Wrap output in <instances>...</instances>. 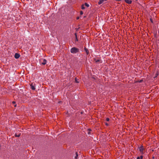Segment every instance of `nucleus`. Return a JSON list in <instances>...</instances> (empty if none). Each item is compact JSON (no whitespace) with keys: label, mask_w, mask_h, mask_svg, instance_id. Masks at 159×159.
Listing matches in <instances>:
<instances>
[{"label":"nucleus","mask_w":159,"mask_h":159,"mask_svg":"<svg viewBox=\"0 0 159 159\" xmlns=\"http://www.w3.org/2000/svg\"><path fill=\"white\" fill-rule=\"evenodd\" d=\"M79 51V49L75 47L72 48L70 49L71 52L73 54H75L78 52Z\"/></svg>","instance_id":"nucleus-1"},{"label":"nucleus","mask_w":159,"mask_h":159,"mask_svg":"<svg viewBox=\"0 0 159 159\" xmlns=\"http://www.w3.org/2000/svg\"><path fill=\"white\" fill-rule=\"evenodd\" d=\"M40 63L42 65H45L47 63V60L44 59H42L40 60Z\"/></svg>","instance_id":"nucleus-2"},{"label":"nucleus","mask_w":159,"mask_h":159,"mask_svg":"<svg viewBox=\"0 0 159 159\" xmlns=\"http://www.w3.org/2000/svg\"><path fill=\"white\" fill-rule=\"evenodd\" d=\"M31 89L33 90L35 89V84L34 83H32L30 84Z\"/></svg>","instance_id":"nucleus-3"},{"label":"nucleus","mask_w":159,"mask_h":159,"mask_svg":"<svg viewBox=\"0 0 159 159\" xmlns=\"http://www.w3.org/2000/svg\"><path fill=\"white\" fill-rule=\"evenodd\" d=\"M139 148L140 152L142 154H143V151L144 149V148H143V146H141Z\"/></svg>","instance_id":"nucleus-4"},{"label":"nucleus","mask_w":159,"mask_h":159,"mask_svg":"<svg viewBox=\"0 0 159 159\" xmlns=\"http://www.w3.org/2000/svg\"><path fill=\"white\" fill-rule=\"evenodd\" d=\"M20 56V55L18 53H16L14 57L16 59L18 58Z\"/></svg>","instance_id":"nucleus-5"},{"label":"nucleus","mask_w":159,"mask_h":159,"mask_svg":"<svg viewBox=\"0 0 159 159\" xmlns=\"http://www.w3.org/2000/svg\"><path fill=\"white\" fill-rule=\"evenodd\" d=\"M125 2L128 4H131L132 3V1L130 0H125Z\"/></svg>","instance_id":"nucleus-6"},{"label":"nucleus","mask_w":159,"mask_h":159,"mask_svg":"<svg viewBox=\"0 0 159 159\" xmlns=\"http://www.w3.org/2000/svg\"><path fill=\"white\" fill-rule=\"evenodd\" d=\"M106 1V0H100L98 2L99 4H100L103 3L104 2Z\"/></svg>","instance_id":"nucleus-7"},{"label":"nucleus","mask_w":159,"mask_h":159,"mask_svg":"<svg viewBox=\"0 0 159 159\" xmlns=\"http://www.w3.org/2000/svg\"><path fill=\"white\" fill-rule=\"evenodd\" d=\"M84 49L85 51L86 52V53L88 55L89 54V51L88 50L87 48H86L85 47Z\"/></svg>","instance_id":"nucleus-8"},{"label":"nucleus","mask_w":159,"mask_h":159,"mask_svg":"<svg viewBox=\"0 0 159 159\" xmlns=\"http://www.w3.org/2000/svg\"><path fill=\"white\" fill-rule=\"evenodd\" d=\"M143 156H140V157H138L137 158V159H143Z\"/></svg>","instance_id":"nucleus-9"},{"label":"nucleus","mask_w":159,"mask_h":159,"mask_svg":"<svg viewBox=\"0 0 159 159\" xmlns=\"http://www.w3.org/2000/svg\"><path fill=\"white\" fill-rule=\"evenodd\" d=\"M84 5L87 7H89V5L87 3H84Z\"/></svg>","instance_id":"nucleus-10"},{"label":"nucleus","mask_w":159,"mask_h":159,"mask_svg":"<svg viewBox=\"0 0 159 159\" xmlns=\"http://www.w3.org/2000/svg\"><path fill=\"white\" fill-rule=\"evenodd\" d=\"M78 156V155L77 153V152H76V156L75 157V159H77V157Z\"/></svg>","instance_id":"nucleus-11"},{"label":"nucleus","mask_w":159,"mask_h":159,"mask_svg":"<svg viewBox=\"0 0 159 159\" xmlns=\"http://www.w3.org/2000/svg\"><path fill=\"white\" fill-rule=\"evenodd\" d=\"M85 8V7L84 6V5H82L81 6V9H82L83 10V9H84Z\"/></svg>","instance_id":"nucleus-12"},{"label":"nucleus","mask_w":159,"mask_h":159,"mask_svg":"<svg viewBox=\"0 0 159 159\" xmlns=\"http://www.w3.org/2000/svg\"><path fill=\"white\" fill-rule=\"evenodd\" d=\"M75 37H76V39H75V40L76 41H78V39H77V35H76V33H75Z\"/></svg>","instance_id":"nucleus-13"},{"label":"nucleus","mask_w":159,"mask_h":159,"mask_svg":"<svg viewBox=\"0 0 159 159\" xmlns=\"http://www.w3.org/2000/svg\"><path fill=\"white\" fill-rule=\"evenodd\" d=\"M158 75V72H157L156 73V76H155V77H154V78H155V77H156Z\"/></svg>","instance_id":"nucleus-14"},{"label":"nucleus","mask_w":159,"mask_h":159,"mask_svg":"<svg viewBox=\"0 0 159 159\" xmlns=\"http://www.w3.org/2000/svg\"><path fill=\"white\" fill-rule=\"evenodd\" d=\"M106 120L108 121L109 120V119L108 118H107L106 119Z\"/></svg>","instance_id":"nucleus-15"},{"label":"nucleus","mask_w":159,"mask_h":159,"mask_svg":"<svg viewBox=\"0 0 159 159\" xmlns=\"http://www.w3.org/2000/svg\"><path fill=\"white\" fill-rule=\"evenodd\" d=\"M80 14L81 15H82L83 14V12L82 11H80Z\"/></svg>","instance_id":"nucleus-16"},{"label":"nucleus","mask_w":159,"mask_h":159,"mask_svg":"<svg viewBox=\"0 0 159 159\" xmlns=\"http://www.w3.org/2000/svg\"><path fill=\"white\" fill-rule=\"evenodd\" d=\"M75 81L76 82V83H79V82L77 81L76 78H75Z\"/></svg>","instance_id":"nucleus-17"},{"label":"nucleus","mask_w":159,"mask_h":159,"mask_svg":"<svg viewBox=\"0 0 159 159\" xmlns=\"http://www.w3.org/2000/svg\"><path fill=\"white\" fill-rule=\"evenodd\" d=\"M20 134H19L18 135H16V137H19L20 136Z\"/></svg>","instance_id":"nucleus-18"},{"label":"nucleus","mask_w":159,"mask_h":159,"mask_svg":"<svg viewBox=\"0 0 159 159\" xmlns=\"http://www.w3.org/2000/svg\"><path fill=\"white\" fill-rule=\"evenodd\" d=\"M99 60H97L96 61V62H99Z\"/></svg>","instance_id":"nucleus-19"},{"label":"nucleus","mask_w":159,"mask_h":159,"mask_svg":"<svg viewBox=\"0 0 159 159\" xmlns=\"http://www.w3.org/2000/svg\"><path fill=\"white\" fill-rule=\"evenodd\" d=\"M105 124L106 125H107V126H108V124L107 123H106Z\"/></svg>","instance_id":"nucleus-20"},{"label":"nucleus","mask_w":159,"mask_h":159,"mask_svg":"<svg viewBox=\"0 0 159 159\" xmlns=\"http://www.w3.org/2000/svg\"><path fill=\"white\" fill-rule=\"evenodd\" d=\"M121 0H116V1H120Z\"/></svg>","instance_id":"nucleus-21"},{"label":"nucleus","mask_w":159,"mask_h":159,"mask_svg":"<svg viewBox=\"0 0 159 159\" xmlns=\"http://www.w3.org/2000/svg\"><path fill=\"white\" fill-rule=\"evenodd\" d=\"M12 103H13V104H15V102H14V101H13V102H12Z\"/></svg>","instance_id":"nucleus-22"},{"label":"nucleus","mask_w":159,"mask_h":159,"mask_svg":"<svg viewBox=\"0 0 159 159\" xmlns=\"http://www.w3.org/2000/svg\"><path fill=\"white\" fill-rule=\"evenodd\" d=\"M88 130H89V131H91V129H88Z\"/></svg>","instance_id":"nucleus-23"},{"label":"nucleus","mask_w":159,"mask_h":159,"mask_svg":"<svg viewBox=\"0 0 159 159\" xmlns=\"http://www.w3.org/2000/svg\"><path fill=\"white\" fill-rule=\"evenodd\" d=\"M78 19H79V17H77V20H78Z\"/></svg>","instance_id":"nucleus-24"},{"label":"nucleus","mask_w":159,"mask_h":159,"mask_svg":"<svg viewBox=\"0 0 159 159\" xmlns=\"http://www.w3.org/2000/svg\"><path fill=\"white\" fill-rule=\"evenodd\" d=\"M150 20H151V22H152V23L153 22H152V20L151 19H150Z\"/></svg>","instance_id":"nucleus-25"},{"label":"nucleus","mask_w":159,"mask_h":159,"mask_svg":"<svg viewBox=\"0 0 159 159\" xmlns=\"http://www.w3.org/2000/svg\"><path fill=\"white\" fill-rule=\"evenodd\" d=\"M16 104L15 105V106H14L15 107H16Z\"/></svg>","instance_id":"nucleus-26"},{"label":"nucleus","mask_w":159,"mask_h":159,"mask_svg":"<svg viewBox=\"0 0 159 159\" xmlns=\"http://www.w3.org/2000/svg\"><path fill=\"white\" fill-rule=\"evenodd\" d=\"M88 134H89V132L88 133Z\"/></svg>","instance_id":"nucleus-27"}]
</instances>
